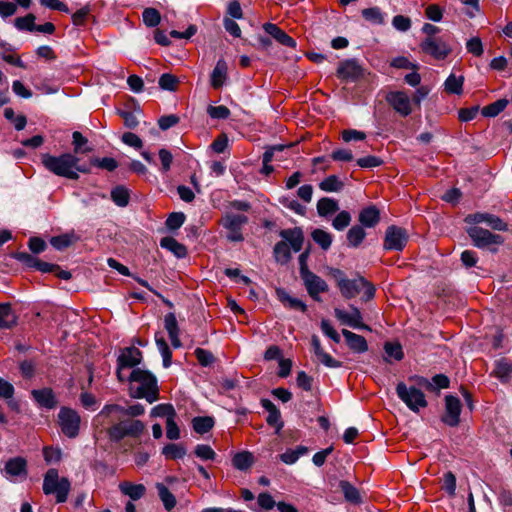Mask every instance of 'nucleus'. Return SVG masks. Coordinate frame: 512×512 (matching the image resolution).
<instances>
[{"mask_svg":"<svg viewBox=\"0 0 512 512\" xmlns=\"http://www.w3.org/2000/svg\"><path fill=\"white\" fill-rule=\"evenodd\" d=\"M160 245L162 248H166L175 254L178 258H183L187 255L186 247L179 243L176 239L172 237H164L160 241Z\"/></svg>","mask_w":512,"mask_h":512,"instance_id":"f704fd0d","label":"nucleus"},{"mask_svg":"<svg viewBox=\"0 0 512 512\" xmlns=\"http://www.w3.org/2000/svg\"><path fill=\"white\" fill-rule=\"evenodd\" d=\"M158 495L164 504L166 510H172L176 505L175 496L169 491V489L162 483L156 485Z\"/></svg>","mask_w":512,"mask_h":512,"instance_id":"c03bdc74","label":"nucleus"},{"mask_svg":"<svg viewBox=\"0 0 512 512\" xmlns=\"http://www.w3.org/2000/svg\"><path fill=\"white\" fill-rule=\"evenodd\" d=\"M387 103L402 117L412 113L411 99L404 91H391L385 97Z\"/></svg>","mask_w":512,"mask_h":512,"instance_id":"ddd939ff","label":"nucleus"},{"mask_svg":"<svg viewBox=\"0 0 512 512\" xmlns=\"http://www.w3.org/2000/svg\"><path fill=\"white\" fill-rule=\"evenodd\" d=\"M90 163L93 166H96L107 171H114L118 167V162L111 157H104L101 159L93 158L91 159Z\"/></svg>","mask_w":512,"mask_h":512,"instance_id":"052dcab7","label":"nucleus"},{"mask_svg":"<svg viewBox=\"0 0 512 512\" xmlns=\"http://www.w3.org/2000/svg\"><path fill=\"white\" fill-rule=\"evenodd\" d=\"M366 237V232L360 225L352 226L347 232V241L348 245L351 247H358L364 238Z\"/></svg>","mask_w":512,"mask_h":512,"instance_id":"ea45409f","label":"nucleus"},{"mask_svg":"<svg viewBox=\"0 0 512 512\" xmlns=\"http://www.w3.org/2000/svg\"><path fill=\"white\" fill-rule=\"evenodd\" d=\"M362 75L363 68L354 59L340 62L337 68V77L344 81H355Z\"/></svg>","mask_w":512,"mask_h":512,"instance_id":"f3484780","label":"nucleus"},{"mask_svg":"<svg viewBox=\"0 0 512 512\" xmlns=\"http://www.w3.org/2000/svg\"><path fill=\"white\" fill-rule=\"evenodd\" d=\"M279 235L285 240V242L290 244L291 248L295 252H299L302 249L304 235L301 228L295 227L292 229H283L279 232Z\"/></svg>","mask_w":512,"mask_h":512,"instance_id":"4be33fe9","label":"nucleus"},{"mask_svg":"<svg viewBox=\"0 0 512 512\" xmlns=\"http://www.w3.org/2000/svg\"><path fill=\"white\" fill-rule=\"evenodd\" d=\"M17 324V316L8 303L0 304V329H11Z\"/></svg>","mask_w":512,"mask_h":512,"instance_id":"2f4dec72","label":"nucleus"},{"mask_svg":"<svg viewBox=\"0 0 512 512\" xmlns=\"http://www.w3.org/2000/svg\"><path fill=\"white\" fill-rule=\"evenodd\" d=\"M155 341L163 357V366L167 368L171 365L172 352L163 337H159L158 334H156Z\"/></svg>","mask_w":512,"mask_h":512,"instance_id":"864d4df0","label":"nucleus"},{"mask_svg":"<svg viewBox=\"0 0 512 512\" xmlns=\"http://www.w3.org/2000/svg\"><path fill=\"white\" fill-rule=\"evenodd\" d=\"M416 382L419 386L426 388L429 391H436L437 389H445L449 387V378L444 374H437L432 378V381L424 377H417Z\"/></svg>","mask_w":512,"mask_h":512,"instance_id":"393cba45","label":"nucleus"},{"mask_svg":"<svg viewBox=\"0 0 512 512\" xmlns=\"http://www.w3.org/2000/svg\"><path fill=\"white\" fill-rule=\"evenodd\" d=\"M111 199L119 207L127 206L130 199L128 189L122 185L116 186L111 191Z\"/></svg>","mask_w":512,"mask_h":512,"instance_id":"37998d69","label":"nucleus"},{"mask_svg":"<svg viewBox=\"0 0 512 512\" xmlns=\"http://www.w3.org/2000/svg\"><path fill=\"white\" fill-rule=\"evenodd\" d=\"M0 47L2 49L0 51V56L5 62L23 69L26 68L25 63L21 60L20 56L13 54L14 48L11 45L2 42Z\"/></svg>","mask_w":512,"mask_h":512,"instance_id":"72a5a7b5","label":"nucleus"},{"mask_svg":"<svg viewBox=\"0 0 512 512\" xmlns=\"http://www.w3.org/2000/svg\"><path fill=\"white\" fill-rule=\"evenodd\" d=\"M192 426L195 432L205 434L214 426V419L210 416L195 417L192 421Z\"/></svg>","mask_w":512,"mask_h":512,"instance_id":"a18cd8bd","label":"nucleus"},{"mask_svg":"<svg viewBox=\"0 0 512 512\" xmlns=\"http://www.w3.org/2000/svg\"><path fill=\"white\" fill-rule=\"evenodd\" d=\"M31 395L40 407L53 409L57 405L55 394L51 388L34 389L31 391Z\"/></svg>","mask_w":512,"mask_h":512,"instance_id":"aec40b11","label":"nucleus"},{"mask_svg":"<svg viewBox=\"0 0 512 512\" xmlns=\"http://www.w3.org/2000/svg\"><path fill=\"white\" fill-rule=\"evenodd\" d=\"M276 295L278 300L287 308L306 312L307 306L301 300L292 297L285 289L277 288Z\"/></svg>","mask_w":512,"mask_h":512,"instance_id":"cd10ccee","label":"nucleus"},{"mask_svg":"<svg viewBox=\"0 0 512 512\" xmlns=\"http://www.w3.org/2000/svg\"><path fill=\"white\" fill-rule=\"evenodd\" d=\"M162 454L167 459H180L186 455V449L180 444L170 443L163 447Z\"/></svg>","mask_w":512,"mask_h":512,"instance_id":"de8ad7c7","label":"nucleus"},{"mask_svg":"<svg viewBox=\"0 0 512 512\" xmlns=\"http://www.w3.org/2000/svg\"><path fill=\"white\" fill-rule=\"evenodd\" d=\"M194 354L200 365L204 367L211 365L215 361L214 355L210 351L203 348H196Z\"/></svg>","mask_w":512,"mask_h":512,"instance_id":"774afa93","label":"nucleus"},{"mask_svg":"<svg viewBox=\"0 0 512 512\" xmlns=\"http://www.w3.org/2000/svg\"><path fill=\"white\" fill-rule=\"evenodd\" d=\"M351 222V215L348 211H341L337 214V216L333 219L332 226L338 230L342 231L346 227L349 226Z\"/></svg>","mask_w":512,"mask_h":512,"instance_id":"69168bd1","label":"nucleus"},{"mask_svg":"<svg viewBox=\"0 0 512 512\" xmlns=\"http://www.w3.org/2000/svg\"><path fill=\"white\" fill-rule=\"evenodd\" d=\"M467 233L472 239L473 244L478 248H487L491 245H501L504 242V238L501 235L494 234L489 230L478 226L468 228Z\"/></svg>","mask_w":512,"mask_h":512,"instance_id":"9b49d317","label":"nucleus"},{"mask_svg":"<svg viewBox=\"0 0 512 512\" xmlns=\"http://www.w3.org/2000/svg\"><path fill=\"white\" fill-rule=\"evenodd\" d=\"M176 412L174 407L171 404H159L155 406L151 411V416L153 417H175Z\"/></svg>","mask_w":512,"mask_h":512,"instance_id":"680f3d73","label":"nucleus"},{"mask_svg":"<svg viewBox=\"0 0 512 512\" xmlns=\"http://www.w3.org/2000/svg\"><path fill=\"white\" fill-rule=\"evenodd\" d=\"M35 20H36L35 15L32 13H29L24 17L16 18L14 24L18 30H25V31L33 32L35 30V26H36Z\"/></svg>","mask_w":512,"mask_h":512,"instance_id":"5fc2aeb1","label":"nucleus"},{"mask_svg":"<svg viewBox=\"0 0 512 512\" xmlns=\"http://www.w3.org/2000/svg\"><path fill=\"white\" fill-rule=\"evenodd\" d=\"M228 78V65L224 59H219L211 73L210 84L214 89H220Z\"/></svg>","mask_w":512,"mask_h":512,"instance_id":"b1692460","label":"nucleus"},{"mask_svg":"<svg viewBox=\"0 0 512 512\" xmlns=\"http://www.w3.org/2000/svg\"><path fill=\"white\" fill-rule=\"evenodd\" d=\"M254 463V457L252 453L244 451L239 452L232 458V465L241 471L249 469Z\"/></svg>","mask_w":512,"mask_h":512,"instance_id":"4c0bfd02","label":"nucleus"},{"mask_svg":"<svg viewBox=\"0 0 512 512\" xmlns=\"http://www.w3.org/2000/svg\"><path fill=\"white\" fill-rule=\"evenodd\" d=\"M145 429L146 426L141 420L122 417L117 424L107 429V435L111 442H120L125 437L139 438Z\"/></svg>","mask_w":512,"mask_h":512,"instance_id":"7ed1b4c3","label":"nucleus"},{"mask_svg":"<svg viewBox=\"0 0 512 512\" xmlns=\"http://www.w3.org/2000/svg\"><path fill=\"white\" fill-rule=\"evenodd\" d=\"M407 230L391 225L386 229L383 247L385 250L402 251L408 242Z\"/></svg>","mask_w":512,"mask_h":512,"instance_id":"f8f14e48","label":"nucleus"},{"mask_svg":"<svg viewBox=\"0 0 512 512\" xmlns=\"http://www.w3.org/2000/svg\"><path fill=\"white\" fill-rule=\"evenodd\" d=\"M512 373V362L507 359H500L496 362L493 374L504 381L509 378Z\"/></svg>","mask_w":512,"mask_h":512,"instance_id":"49530a36","label":"nucleus"},{"mask_svg":"<svg viewBox=\"0 0 512 512\" xmlns=\"http://www.w3.org/2000/svg\"><path fill=\"white\" fill-rule=\"evenodd\" d=\"M119 489L124 495L129 496L134 501L142 498L146 492L143 484H133L128 481L120 483Z\"/></svg>","mask_w":512,"mask_h":512,"instance_id":"473e14b6","label":"nucleus"},{"mask_svg":"<svg viewBox=\"0 0 512 512\" xmlns=\"http://www.w3.org/2000/svg\"><path fill=\"white\" fill-rule=\"evenodd\" d=\"M247 222V216L232 213H226L220 221L221 225L228 231L227 239L233 242L243 241L241 228Z\"/></svg>","mask_w":512,"mask_h":512,"instance_id":"9d476101","label":"nucleus"},{"mask_svg":"<svg viewBox=\"0 0 512 512\" xmlns=\"http://www.w3.org/2000/svg\"><path fill=\"white\" fill-rule=\"evenodd\" d=\"M261 405L268 412V416L266 418L267 424L275 427L276 432L278 433L284 426L279 409L269 399H262Z\"/></svg>","mask_w":512,"mask_h":512,"instance_id":"412c9836","label":"nucleus"},{"mask_svg":"<svg viewBox=\"0 0 512 512\" xmlns=\"http://www.w3.org/2000/svg\"><path fill=\"white\" fill-rule=\"evenodd\" d=\"M508 105L507 99H499L482 109V114L486 117H495L501 113Z\"/></svg>","mask_w":512,"mask_h":512,"instance_id":"3c124183","label":"nucleus"},{"mask_svg":"<svg viewBox=\"0 0 512 512\" xmlns=\"http://www.w3.org/2000/svg\"><path fill=\"white\" fill-rule=\"evenodd\" d=\"M57 423L66 437L74 439L79 435L81 417L76 410L65 406L61 407L57 415Z\"/></svg>","mask_w":512,"mask_h":512,"instance_id":"423d86ee","label":"nucleus"},{"mask_svg":"<svg viewBox=\"0 0 512 512\" xmlns=\"http://www.w3.org/2000/svg\"><path fill=\"white\" fill-rule=\"evenodd\" d=\"M338 210V202L332 198L323 197L317 203V212L321 217H327Z\"/></svg>","mask_w":512,"mask_h":512,"instance_id":"c9c22d12","label":"nucleus"},{"mask_svg":"<svg viewBox=\"0 0 512 512\" xmlns=\"http://www.w3.org/2000/svg\"><path fill=\"white\" fill-rule=\"evenodd\" d=\"M463 83V76L457 77L455 74H450L444 83L445 90L450 94L460 95L463 91Z\"/></svg>","mask_w":512,"mask_h":512,"instance_id":"a19ab883","label":"nucleus"},{"mask_svg":"<svg viewBox=\"0 0 512 512\" xmlns=\"http://www.w3.org/2000/svg\"><path fill=\"white\" fill-rule=\"evenodd\" d=\"M334 314L335 317L344 325H348L355 329L369 330V327L363 323L362 314L357 307L351 306V312L335 308Z\"/></svg>","mask_w":512,"mask_h":512,"instance_id":"dca6fc26","label":"nucleus"},{"mask_svg":"<svg viewBox=\"0 0 512 512\" xmlns=\"http://www.w3.org/2000/svg\"><path fill=\"white\" fill-rule=\"evenodd\" d=\"M72 139L75 155L78 153H89L92 151V148L86 146L88 143V139L84 137L81 132H73Z\"/></svg>","mask_w":512,"mask_h":512,"instance_id":"09e8293b","label":"nucleus"},{"mask_svg":"<svg viewBox=\"0 0 512 512\" xmlns=\"http://www.w3.org/2000/svg\"><path fill=\"white\" fill-rule=\"evenodd\" d=\"M484 222L493 230H497V231H507L508 230L507 223L504 222L500 217H498L494 214L485 213Z\"/></svg>","mask_w":512,"mask_h":512,"instance_id":"bf43d9fd","label":"nucleus"},{"mask_svg":"<svg viewBox=\"0 0 512 512\" xmlns=\"http://www.w3.org/2000/svg\"><path fill=\"white\" fill-rule=\"evenodd\" d=\"M142 361V352L136 347H126L117 359L120 368H134Z\"/></svg>","mask_w":512,"mask_h":512,"instance_id":"a211bd4d","label":"nucleus"},{"mask_svg":"<svg viewBox=\"0 0 512 512\" xmlns=\"http://www.w3.org/2000/svg\"><path fill=\"white\" fill-rule=\"evenodd\" d=\"M312 239L323 249L328 250L332 243V236L330 233L322 230L315 229L312 234Z\"/></svg>","mask_w":512,"mask_h":512,"instance_id":"603ef678","label":"nucleus"},{"mask_svg":"<svg viewBox=\"0 0 512 512\" xmlns=\"http://www.w3.org/2000/svg\"><path fill=\"white\" fill-rule=\"evenodd\" d=\"M274 256L277 262L287 263L291 258L290 248L287 242L280 241L274 246Z\"/></svg>","mask_w":512,"mask_h":512,"instance_id":"8fccbe9b","label":"nucleus"},{"mask_svg":"<svg viewBox=\"0 0 512 512\" xmlns=\"http://www.w3.org/2000/svg\"><path fill=\"white\" fill-rule=\"evenodd\" d=\"M449 39L448 35H442L437 38H425L420 43V49L423 53L436 60H444L452 52Z\"/></svg>","mask_w":512,"mask_h":512,"instance_id":"6e6552de","label":"nucleus"},{"mask_svg":"<svg viewBox=\"0 0 512 512\" xmlns=\"http://www.w3.org/2000/svg\"><path fill=\"white\" fill-rule=\"evenodd\" d=\"M362 16L365 20L372 24H383L384 17L378 7H371L362 10Z\"/></svg>","mask_w":512,"mask_h":512,"instance_id":"4d7b16f0","label":"nucleus"},{"mask_svg":"<svg viewBox=\"0 0 512 512\" xmlns=\"http://www.w3.org/2000/svg\"><path fill=\"white\" fill-rule=\"evenodd\" d=\"M15 388L7 380L0 377V399L7 402V405L12 410H18V402L14 400Z\"/></svg>","mask_w":512,"mask_h":512,"instance_id":"7c9ffc66","label":"nucleus"},{"mask_svg":"<svg viewBox=\"0 0 512 512\" xmlns=\"http://www.w3.org/2000/svg\"><path fill=\"white\" fill-rule=\"evenodd\" d=\"M130 383V396L145 399L153 403L159 398V388L156 377L147 370L135 368L127 378Z\"/></svg>","mask_w":512,"mask_h":512,"instance_id":"f03ea898","label":"nucleus"},{"mask_svg":"<svg viewBox=\"0 0 512 512\" xmlns=\"http://www.w3.org/2000/svg\"><path fill=\"white\" fill-rule=\"evenodd\" d=\"M42 164L49 172L71 180L79 179V173L90 172L89 166L80 164V159L72 153H63L59 156L43 154Z\"/></svg>","mask_w":512,"mask_h":512,"instance_id":"f257e3e1","label":"nucleus"},{"mask_svg":"<svg viewBox=\"0 0 512 512\" xmlns=\"http://www.w3.org/2000/svg\"><path fill=\"white\" fill-rule=\"evenodd\" d=\"M311 344L315 355L323 365L329 368H339L342 366L340 361L335 360L331 355L323 350L320 340L316 335L312 336Z\"/></svg>","mask_w":512,"mask_h":512,"instance_id":"5701e85b","label":"nucleus"},{"mask_svg":"<svg viewBox=\"0 0 512 512\" xmlns=\"http://www.w3.org/2000/svg\"><path fill=\"white\" fill-rule=\"evenodd\" d=\"M143 22L148 27H156L161 21V15L155 8H146L142 13Z\"/></svg>","mask_w":512,"mask_h":512,"instance_id":"6e6d98bb","label":"nucleus"},{"mask_svg":"<svg viewBox=\"0 0 512 512\" xmlns=\"http://www.w3.org/2000/svg\"><path fill=\"white\" fill-rule=\"evenodd\" d=\"M50 243L55 249L63 250L73 243V236L69 234L54 236L50 239Z\"/></svg>","mask_w":512,"mask_h":512,"instance_id":"0e129e2a","label":"nucleus"},{"mask_svg":"<svg viewBox=\"0 0 512 512\" xmlns=\"http://www.w3.org/2000/svg\"><path fill=\"white\" fill-rule=\"evenodd\" d=\"M164 327L168 332L169 338L171 340L172 345L175 348L181 346V342L179 339V326L174 313H168L164 317Z\"/></svg>","mask_w":512,"mask_h":512,"instance_id":"bb28decb","label":"nucleus"},{"mask_svg":"<svg viewBox=\"0 0 512 512\" xmlns=\"http://www.w3.org/2000/svg\"><path fill=\"white\" fill-rule=\"evenodd\" d=\"M185 218L186 217H185L184 213L173 212L166 219V222H165L166 227L169 230H177L183 225Z\"/></svg>","mask_w":512,"mask_h":512,"instance_id":"e2e57ef3","label":"nucleus"},{"mask_svg":"<svg viewBox=\"0 0 512 512\" xmlns=\"http://www.w3.org/2000/svg\"><path fill=\"white\" fill-rule=\"evenodd\" d=\"M339 487L346 501L353 504H358L361 502V496L358 489L355 486H353L350 482L342 480L339 483Z\"/></svg>","mask_w":512,"mask_h":512,"instance_id":"e433bc0d","label":"nucleus"},{"mask_svg":"<svg viewBox=\"0 0 512 512\" xmlns=\"http://www.w3.org/2000/svg\"><path fill=\"white\" fill-rule=\"evenodd\" d=\"M344 183L336 175H330L319 183V188L325 192H339Z\"/></svg>","mask_w":512,"mask_h":512,"instance_id":"79ce46f5","label":"nucleus"},{"mask_svg":"<svg viewBox=\"0 0 512 512\" xmlns=\"http://www.w3.org/2000/svg\"><path fill=\"white\" fill-rule=\"evenodd\" d=\"M123 411V406L119 404H106L93 418V425L107 431L110 426L120 421Z\"/></svg>","mask_w":512,"mask_h":512,"instance_id":"1a4fd4ad","label":"nucleus"},{"mask_svg":"<svg viewBox=\"0 0 512 512\" xmlns=\"http://www.w3.org/2000/svg\"><path fill=\"white\" fill-rule=\"evenodd\" d=\"M396 393L413 412H418L428 405L424 393L414 386L408 387L405 383L400 382L396 386Z\"/></svg>","mask_w":512,"mask_h":512,"instance_id":"0eeeda50","label":"nucleus"},{"mask_svg":"<svg viewBox=\"0 0 512 512\" xmlns=\"http://www.w3.org/2000/svg\"><path fill=\"white\" fill-rule=\"evenodd\" d=\"M27 462L22 457H14L9 459L5 464V473L10 477L26 476Z\"/></svg>","mask_w":512,"mask_h":512,"instance_id":"c85d7f7f","label":"nucleus"},{"mask_svg":"<svg viewBox=\"0 0 512 512\" xmlns=\"http://www.w3.org/2000/svg\"><path fill=\"white\" fill-rule=\"evenodd\" d=\"M300 277L303 280L305 288L310 297L315 301H320L321 298L319 294L328 290L327 283L313 272H308Z\"/></svg>","mask_w":512,"mask_h":512,"instance_id":"2eb2a0df","label":"nucleus"},{"mask_svg":"<svg viewBox=\"0 0 512 512\" xmlns=\"http://www.w3.org/2000/svg\"><path fill=\"white\" fill-rule=\"evenodd\" d=\"M337 285L341 294L347 299L356 297L361 291H364L362 298L364 301L371 300L375 295L374 286L363 277H357L352 280L341 277L338 279Z\"/></svg>","mask_w":512,"mask_h":512,"instance_id":"20e7f679","label":"nucleus"},{"mask_svg":"<svg viewBox=\"0 0 512 512\" xmlns=\"http://www.w3.org/2000/svg\"><path fill=\"white\" fill-rule=\"evenodd\" d=\"M362 226L372 228L380 221V211L375 206H369L362 209L358 217Z\"/></svg>","mask_w":512,"mask_h":512,"instance_id":"c756f323","label":"nucleus"},{"mask_svg":"<svg viewBox=\"0 0 512 512\" xmlns=\"http://www.w3.org/2000/svg\"><path fill=\"white\" fill-rule=\"evenodd\" d=\"M342 334L347 342V345L354 352L364 353L368 350L367 341L363 336L353 333L347 329H343Z\"/></svg>","mask_w":512,"mask_h":512,"instance_id":"a878e982","label":"nucleus"},{"mask_svg":"<svg viewBox=\"0 0 512 512\" xmlns=\"http://www.w3.org/2000/svg\"><path fill=\"white\" fill-rule=\"evenodd\" d=\"M263 29L278 43L289 48H296V41L276 24L265 23Z\"/></svg>","mask_w":512,"mask_h":512,"instance_id":"6ab92c4d","label":"nucleus"},{"mask_svg":"<svg viewBox=\"0 0 512 512\" xmlns=\"http://www.w3.org/2000/svg\"><path fill=\"white\" fill-rule=\"evenodd\" d=\"M70 488V481L65 477L59 478L56 469L51 468L46 472L43 480V492L46 495L55 494L56 501L63 503L67 500Z\"/></svg>","mask_w":512,"mask_h":512,"instance_id":"39448f33","label":"nucleus"},{"mask_svg":"<svg viewBox=\"0 0 512 512\" xmlns=\"http://www.w3.org/2000/svg\"><path fill=\"white\" fill-rule=\"evenodd\" d=\"M194 454L202 460H214L216 458L215 451L206 444H198L194 449Z\"/></svg>","mask_w":512,"mask_h":512,"instance_id":"338daca9","label":"nucleus"},{"mask_svg":"<svg viewBox=\"0 0 512 512\" xmlns=\"http://www.w3.org/2000/svg\"><path fill=\"white\" fill-rule=\"evenodd\" d=\"M158 83L160 88L163 90L175 91L177 89L179 80L176 76L170 73H165L160 76Z\"/></svg>","mask_w":512,"mask_h":512,"instance_id":"13d9d810","label":"nucleus"},{"mask_svg":"<svg viewBox=\"0 0 512 512\" xmlns=\"http://www.w3.org/2000/svg\"><path fill=\"white\" fill-rule=\"evenodd\" d=\"M461 407L462 405L458 397L447 395L445 397V414L442 416V421L450 427L457 426L460 422Z\"/></svg>","mask_w":512,"mask_h":512,"instance_id":"4468645a","label":"nucleus"},{"mask_svg":"<svg viewBox=\"0 0 512 512\" xmlns=\"http://www.w3.org/2000/svg\"><path fill=\"white\" fill-rule=\"evenodd\" d=\"M308 453L306 446H298L296 449H288L279 455L280 460L288 465L294 464L301 456Z\"/></svg>","mask_w":512,"mask_h":512,"instance_id":"58836bf2","label":"nucleus"}]
</instances>
